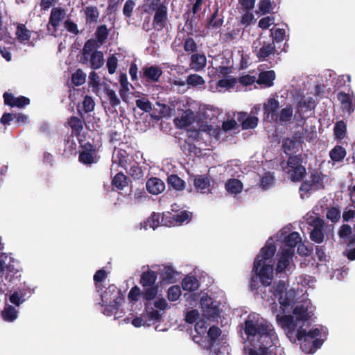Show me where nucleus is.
Instances as JSON below:
<instances>
[{"mask_svg": "<svg viewBox=\"0 0 355 355\" xmlns=\"http://www.w3.org/2000/svg\"><path fill=\"white\" fill-rule=\"evenodd\" d=\"M244 332L250 347L245 341L243 352L246 355H283L284 348L272 324L257 313L248 315L244 322Z\"/></svg>", "mask_w": 355, "mask_h": 355, "instance_id": "nucleus-1", "label": "nucleus"}, {"mask_svg": "<svg viewBox=\"0 0 355 355\" xmlns=\"http://www.w3.org/2000/svg\"><path fill=\"white\" fill-rule=\"evenodd\" d=\"M276 252V246L274 243H266L261 248L259 254L256 257L252 270L250 281V288L254 294H259L260 286L266 288L269 286L273 279V257Z\"/></svg>", "mask_w": 355, "mask_h": 355, "instance_id": "nucleus-2", "label": "nucleus"}, {"mask_svg": "<svg viewBox=\"0 0 355 355\" xmlns=\"http://www.w3.org/2000/svg\"><path fill=\"white\" fill-rule=\"evenodd\" d=\"M321 331L318 328L313 329L307 331L302 327H300L295 334H290L291 342L295 343L298 341L301 349L305 353L313 354L323 344V340L318 338Z\"/></svg>", "mask_w": 355, "mask_h": 355, "instance_id": "nucleus-3", "label": "nucleus"}, {"mask_svg": "<svg viewBox=\"0 0 355 355\" xmlns=\"http://www.w3.org/2000/svg\"><path fill=\"white\" fill-rule=\"evenodd\" d=\"M157 272L151 270L144 271L141 274L139 284L144 288L142 299L149 302L154 300L157 293L159 286L156 284Z\"/></svg>", "mask_w": 355, "mask_h": 355, "instance_id": "nucleus-4", "label": "nucleus"}, {"mask_svg": "<svg viewBox=\"0 0 355 355\" xmlns=\"http://www.w3.org/2000/svg\"><path fill=\"white\" fill-rule=\"evenodd\" d=\"M286 173L292 182H297L303 180L306 176V170L302 165L301 155H290L288 157Z\"/></svg>", "mask_w": 355, "mask_h": 355, "instance_id": "nucleus-5", "label": "nucleus"}, {"mask_svg": "<svg viewBox=\"0 0 355 355\" xmlns=\"http://www.w3.org/2000/svg\"><path fill=\"white\" fill-rule=\"evenodd\" d=\"M324 176L321 171L318 169H313L310 171L309 180L302 182L300 187L301 196L302 193L307 194L311 190H319L324 189Z\"/></svg>", "mask_w": 355, "mask_h": 355, "instance_id": "nucleus-6", "label": "nucleus"}, {"mask_svg": "<svg viewBox=\"0 0 355 355\" xmlns=\"http://www.w3.org/2000/svg\"><path fill=\"white\" fill-rule=\"evenodd\" d=\"M221 334V330L216 326H212L209 328L207 335L209 338V355H221L222 345L220 343L218 337Z\"/></svg>", "mask_w": 355, "mask_h": 355, "instance_id": "nucleus-7", "label": "nucleus"}, {"mask_svg": "<svg viewBox=\"0 0 355 355\" xmlns=\"http://www.w3.org/2000/svg\"><path fill=\"white\" fill-rule=\"evenodd\" d=\"M65 15L64 9L60 7H55L52 8L51 15L47 24L48 33L51 35H55L58 28L64 19Z\"/></svg>", "mask_w": 355, "mask_h": 355, "instance_id": "nucleus-8", "label": "nucleus"}, {"mask_svg": "<svg viewBox=\"0 0 355 355\" xmlns=\"http://www.w3.org/2000/svg\"><path fill=\"white\" fill-rule=\"evenodd\" d=\"M101 298L103 305H106L108 302H116L117 303L122 304L123 302V295L121 292V290L118 289V288L114 284H110L103 292H101Z\"/></svg>", "mask_w": 355, "mask_h": 355, "instance_id": "nucleus-9", "label": "nucleus"}, {"mask_svg": "<svg viewBox=\"0 0 355 355\" xmlns=\"http://www.w3.org/2000/svg\"><path fill=\"white\" fill-rule=\"evenodd\" d=\"M83 150L79 153L78 161L85 165H91L96 163L98 157L95 155L96 146L89 142L83 146Z\"/></svg>", "mask_w": 355, "mask_h": 355, "instance_id": "nucleus-10", "label": "nucleus"}, {"mask_svg": "<svg viewBox=\"0 0 355 355\" xmlns=\"http://www.w3.org/2000/svg\"><path fill=\"white\" fill-rule=\"evenodd\" d=\"M163 71L159 66L151 65L145 66L140 71V78L146 80V83H157L159 81Z\"/></svg>", "mask_w": 355, "mask_h": 355, "instance_id": "nucleus-11", "label": "nucleus"}, {"mask_svg": "<svg viewBox=\"0 0 355 355\" xmlns=\"http://www.w3.org/2000/svg\"><path fill=\"white\" fill-rule=\"evenodd\" d=\"M191 1L190 9L185 12L184 16L187 17L185 26L187 27L190 26V29L192 31L193 27L196 25V19L197 15L202 10L203 3H205L206 0H189Z\"/></svg>", "mask_w": 355, "mask_h": 355, "instance_id": "nucleus-12", "label": "nucleus"}, {"mask_svg": "<svg viewBox=\"0 0 355 355\" xmlns=\"http://www.w3.org/2000/svg\"><path fill=\"white\" fill-rule=\"evenodd\" d=\"M277 321L279 324L284 329L285 334L289 340H291V337L290 336V334H295L297 330V322L294 321V318L291 315H277L276 316Z\"/></svg>", "mask_w": 355, "mask_h": 355, "instance_id": "nucleus-13", "label": "nucleus"}, {"mask_svg": "<svg viewBox=\"0 0 355 355\" xmlns=\"http://www.w3.org/2000/svg\"><path fill=\"white\" fill-rule=\"evenodd\" d=\"M280 107L279 102L274 98H270L263 104L264 119L269 121L277 122L278 110Z\"/></svg>", "mask_w": 355, "mask_h": 355, "instance_id": "nucleus-14", "label": "nucleus"}, {"mask_svg": "<svg viewBox=\"0 0 355 355\" xmlns=\"http://www.w3.org/2000/svg\"><path fill=\"white\" fill-rule=\"evenodd\" d=\"M311 225L313 227V229L310 232V239L316 243H322L324 238V220L322 218L317 217L313 220Z\"/></svg>", "mask_w": 355, "mask_h": 355, "instance_id": "nucleus-15", "label": "nucleus"}, {"mask_svg": "<svg viewBox=\"0 0 355 355\" xmlns=\"http://www.w3.org/2000/svg\"><path fill=\"white\" fill-rule=\"evenodd\" d=\"M261 44V47H255L254 53L259 61L268 60L272 55L277 53L274 42H263Z\"/></svg>", "mask_w": 355, "mask_h": 355, "instance_id": "nucleus-16", "label": "nucleus"}, {"mask_svg": "<svg viewBox=\"0 0 355 355\" xmlns=\"http://www.w3.org/2000/svg\"><path fill=\"white\" fill-rule=\"evenodd\" d=\"M152 26L154 29L162 31L166 25L168 21V8L167 6L162 7L159 10L154 12Z\"/></svg>", "mask_w": 355, "mask_h": 355, "instance_id": "nucleus-17", "label": "nucleus"}, {"mask_svg": "<svg viewBox=\"0 0 355 355\" xmlns=\"http://www.w3.org/2000/svg\"><path fill=\"white\" fill-rule=\"evenodd\" d=\"M236 119L241 123L243 130L255 128L259 122L258 117L255 116H248L246 112H238Z\"/></svg>", "mask_w": 355, "mask_h": 355, "instance_id": "nucleus-18", "label": "nucleus"}, {"mask_svg": "<svg viewBox=\"0 0 355 355\" xmlns=\"http://www.w3.org/2000/svg\"><path fill=\"white\" fill-rule=\"evenodd\" d=\"M113 158H115V162H117L118 164L125 170L134 161L133 157L130 155L125 150L121 148L115 150Z\"/></svg>", "mask_w": 355, "mask_h": 355, "instance_id": "nucleus-19", "label": "nucleus"}, {"mask_svg": "<svg viewBox=\"0 0 355 355\" xmlns=\"http://www.w3.org/2000/svg\"><path fill=\"white\" fill-rule=\"evenodd\" d=\"M337 98L341 104V108L343 112H347L349 114L354 112L355 103H353V99L349 94L345 92H340L337 94Z\"/></svg>", "mask_w": 355, "mask_h": 355, "instance_id": "nucleus-20", "label": "nucleus"}, {"mask_svg": "<svg viewBox=\"0 0 355 355\" xmlns=\"http://www.w3.org/2000/svg\"><path fill=\"white\" fill-rule=\"evenodd\" d=\"M218 9L217 8L211 15L208 20L207 28L213 33L219 34V37H222V18L218 17Z\"/></svg>", "mask_w": 355, "mask_h": 355, "instance_id": "nucleus-21", "label": "nucleus"}, {"mask_svg": "<svg viewBox=\"0 0 355 355\" xmlns=\"http://www.w3.org/2000/svg\"><path fill=\"white\" fill-rule=\"evenodd\" d=\"M293 313L297 320L308 321L311 318V313L309 311V303L301 302L293 309Z\"/></svg>", "mask_w": 355, "mask_h": 355, "instance_id": "nucleus-22", "label": "nucleus"}, {"mask_svg": "<svg viewBox=\"0 0 355 355\" xmlns=\"http://www.w3.org/2000/svg\"><path fill=\"white\" fill-rule=\"evenodd\" d=\"M146 189L153 195H158L165 189L164 182L158 178H151L146 182Z\"/></svg>", "mask_w": 355, "mask_h": 355, "instance_id": "nucleus-23", "label": "nucleus"}, {"mask_svg": "<svg viewBox=\"0 0 355 355\" xmlns=\"http://www.w3.org/2000/svg\"><path fill=\"white\" fill-rule=\"evenodd\" d=\"M276 78L275 72L273 70L263 71L259 73L257 83L260 85H264L270 87L274 84Z\"/></svg>", "mask_w": 355, "mask_h": 355, "instance_id": "nucleus-24", "label": "nucleus"}, {"mask_svg": "<svg viewBox=\"0 0 355 355\" xmlns=\"http://www.w3.org/2000/svg\"><path fill=\"white\" fill-rule=\"evenodd\" d=\"M194 121V113L190 109L184 112L180 118H175L174 122L178 127L186 128L191 125Z\"/></svg>", "mask_w": 355, "mask_h": 355, "instance_id": "nucleus-25", "label": "nucleus"}, {"mask_svg": "<svg viewBox=\"0 0 355 355\" xmlns=\"http://www.w3.org/2000/svg\"><path fill=\"white\" fill-rule=\"evenodd\" d=\"M285 282L284 281H279L275 288V292L279 295V304L286 308L290 306L291 300L288 297L287 293L285 292Z\"/></svg>", "mask_w": 355, "mask_h": 355, "instance_id": "nucleus-26", "label": "nucleus"}, {"mask_svg": "<svg viewBox=\"0 0 355 355\" xmlns=\"http://www.w3.org/2000/svg\"><path fill=\"white\" fill-rule=\"evenodd\" d=\"M292 255V252H289V250H284L276 266L275 270L277 274L285 271V269L290 263V259Z\"/></svg>", "mask_w": 355, "mask_h": 355, "instance_id": "nucleus-27", "label": "nucleus"}, {"mask_svg": "<svg viewBox=\"0 0 355 355\" xmlns=\"http://www.w3.org/2000/svg\"><path fill=\"white\" fill-rule=\"evenodd\" d=\"M207 63V58L204 54L194 53L191 56L190 66L196 71L202 69Z\"/></svg>", "mask_w": 355, "mask_h": 355, "instance_id": "nucleus-28", "label": "nucleus"}, {"mask_svg": "<svg viewBox=\"0 0 355 355\" xmlns=\"http://www.w3.org/2000/svg\"><path fill=\"white\" fill-rule=\"evenodd\" d=\"M161 218L162 216L159 214L153 212L147 220L141 223V227L146 230H148V227L155 230L161 224Z\"/></svg>", "mask_w": 355, "mask_h": 355, "instance_id": "nucleus-29", "label": "nucleus"}, {"mask_svg": "<svg viewBox=\"0 0 355 355\" xmlns=\"http://www.w3.org/2000/svg\"><path fill=\"white\" fill-rule=\"evenodd\" d=\"M90 67L92 69H100L104 64L103 53L101 51H94L90 55Z\"/></svg>", "mask_w": 355, "mask_h": 355, "instance_id": "nucleus-30", "label": "nucleus"}, {"mask_svg": "<svg viewBox=\"0 0 355 355\" xmlns=\"http://www.w3.org/2000/svg\"><path fill=\"white\" fill-rule=\"evenodd\" d=\"M68 123L72 130V132L78 136L83 130L85 121L77 116H72L68 120Z\"/></svg>", "mask_w": 355, "mask_h": 355, "instance_id": "nucleus-31", "label": "nucleus"}, {"mask_svg": "<svg viewBox=\"0 0 355 355\" xmlns=\"http://www.w3.org/2000/svg\"><path fill=\"white\" fill-rule=\"evenodd\" d=\"M167 183L170 187H172L176 191H180L185 189V182L175 174L168 176Z\"/></svg>", "mask_w": 355, "mask_h": 355, "instance_id": "nucleus-32", "label": "nucleus"}, {"mask_svg": "<svg viewBox=\"0 0 355 355\" xmlns=\"http://www.w3.org/2000/svg\"><path fill=\"white\" fill-rule=\"evenodd\" d=\"M129 178L122 172L116 173L112 180V185L118 190H123L128 184Z\"/></svg>", "mask_w": 355, "mask_h": 355, "instance_id": "nucleus-33", "label": "nucleus"}, {"mask_svg": "<svg viewBox=\"0 0 355 355\" xmlns=\"http://www.w3.org/2000/svg\"><path fill=\"white\" fill-rule=\"evenodd\" d=\"M301 242V237L298 232H293L286 236L284 239L285 245L289 248L286 250L292 252L293 253V248Z\"/></svg>", "mask_w": 355, "mask_h": 355, "instance_id": "nucleus-34", "label": "nucleus"}, {"mask_svg": "<svg viewBox=\"0 0 355 355\" xmlns=\"http://www.w3.org/2000/svg\"><path fill=\"white\" fill-rule=\"evenodd\" d=\"M15 34L21 43L29 41L31 37V31L23 24H17Z\"/></svg>", "mask_w": 355, "mask_h": 355, "instance_id": "nucleus-35", "label": "nucleus"}, {"mask_svg": "<svg viewBox=\"0 0 355 355\" xmlns=\"http://www.w3.org/2000/svg\"><path fill=\"white\" fill-rule=\"evenodd\" d=\"M193 184L196 189L201 193H205L210 186V181L207 176L197 175L194 178Z\"/></svg>", "mask_w": 355, "mask_h": 355, "instance_id": "nucleus-36", "label": "nucleus"}, {"mask_svg": "<svg viewBox=\"0 0 355 355\" xmlns=\"http://www.w3.org/2000/svg\"><path fill=\"white\" fill-rule=\"evenodd\" d=\"M293 115V106L288 104L278 113L277 122H279L281 124H286L291 121Z\"/></svg>", "mask_w": 355, "mask_h": 355, "instance_id": "nucleus-37", "label": "nucleus"}, {"mask_svg": "<svg viewBox=\"0 0 355 355\" xmlns=\"http://www.w3.org/2000/svg\"><path fill=\"white\" fill-rule=\"evenodd\" d=\"M104 92L112 107L116 108L121 104V100L116 95V92L111 89L108 85H105L104 87Z\"/></svg>", "mask_w": 355, "mask_h": 355, "instance_id": "nucleus-38", "label": "nucleus"}, {"mask_svg": "<svg viewBox=\"0 0 355 355\" xmlns=\"http://www.w3.org/2000/svg\"><path fill=\"white\" fill-rule=\"evenodd\" d=\"M225 187L227 192L237 194L242 191L243 184L239 180L230 179L225 183Z\"/></svg>", "mask_w": 355, "mask_h": 355, "instance_id": "nucleus-39", "label": "nucleus"}, {"mask_svg": "<svg viewBox=\"0 0 355 355\" xmlns=\"http://www.w3.org/2000/svg\"><path fill=\"white\" fill-rule=\"evenodd\" d=\"M346 150L340 145H336L329 152V157L332 161L336 162H340L346 156Z\"/></svg>", "mask_w": 355, "mask_h": 355, "instance_id": "nucleus-40", "label": "nucleus"}, {"mask_svg": "<svg viewBox=\"0 0 355 355\" xmlns=\"http://www.w3.org/2000/svg\"><path fill=\"white\" fill-rule=\"evenodd\" d=\"M107 272L104 269L97 270L93 277L94 285L98 293L103 291V285L102 282L107 278Z\"/></svg>", "mask_w": 355, "mask_h": 355, "instance_id": "nucleus-41", "label": "nucleus"}, {"mask_svg": "<svg viewBox=\"0 0 355 355\" xmlns=\"http://www.w3.org/2000/svg\"><path fill=\"white\" fill-rule=\"evenodd\" d=\"M198 280L193 276H187L182 282V287L184 291H194L198 288Z\"/></svg>", "mask_w": 355, "mask_h": 355, "instance_id": "nucleus-42", "label": "nucleus"}, {"mask_svg": "<svg viewBox=\"0 0 355 355\" xmlns=\"http://www.w3.org/2000/svg\"><path fill=\"white\" fill-rule=\"evenodd\" d=\"M1 316L6 322H13L17 318V311L11 305H6L1 311Z\"/></svg>", "mask_w": 355, "mask_h": 355, "instance_id": "nucleus-43", "label": "nucleus"}, {"mask_svg": "<svg viewBox=\"0 0 355 355\" xmlns=\"http://www.w3.org/2000/svg\"><path fill=\"white\" fill-rule=\"evenodd\" d=\"M87 23H95L99 17V12L96 6H89L84 9Z\"/></svg>", "mask_w": 355, "mask_h": 355, "instance_id": "nucleus-44", "label": "nucleus"}, {"mask_svg": "<svg viewBox=\"0 0 355 355\" xmlns=\"http://www.w3.org/2000/svg\"><path fill=\"white\" fill-rule=\"evenodd\" d=\"M352 227L349 225L343 224L338 231V236L340 239L343 240H348V246H353L354 245L350 244L349 242L352 240V237L355 234V233L352 235Z\"/></svg>", "mask_w": 355, "mask_h": 355, "instance_id": "nucleus-45", "label": "nucleus"}, {"mask_svg": "<svg viewBox=\"0 0 355 355\" xmlns=\"http://www.w3.org/2000/svg\"><path fill=\"white\" fill-rule=\"evenodd\" d=\"M145 6V11L148 14L159 10L162 7L164 8L166 6L165 3L162 2V0H146Z\"/></svg>", "mask_w": 355, "mask_h": 355, "instance_id": "nucleus-46", "label": "nucleus"}, {"mask_svg": "<svg viewBox=\"0 0 355 355\" xmlns=\"http://www.w3.org/2000/svg\"><path fill=\"white\" fill-rule=\"evenodd\" d=\"M297 143L295 139L290 138H285L282 142V149L286 155H291L295 153V150L297 148Z\"/></svg>", "mask_w": 355, "mask_h": 355, "instance_id": "nucleus-47", "label": "nucleus"}, {"mask_svg": "<svg viewBox=\"0 0 355 355\" xmlns=\"http://www.w3.org/2000/svg\"><path fill=\"white\" fill-rule=\"evenodd\" d=\"M95 35L97 42L101 44H103L107 40L109 35V31L107 28V26L102 24L98 26L95 33Z\"/></svg>", "mask_w": 355, "mask_h": 355, "instance_id": "nucleus-48", "label": "nucleus"}, {"mask_svg": "<svg viewBox=\"0 0 355 355\" xmlns=\"http://www.w3.org/2000/svg\"><path fill=\"white\" fill-rule=\"evenodd\" d=\"M174 216V220L175 221V224L182 225L184 222H189L192 218V213L188 211H182L180 212H177L175 214H173Z\"/></svg>", "mask_w": 355, "mask_h": 355, "instance_id": "nucleus-49", "label": "nucleus"}, {"mask_svg": "<svg viewBox=\"0 0 355 355\" xmlns=\"http://www.w3.org/2000/svg\"><path fill=\"white\" fill-rule=\"evenodd\" d=\"M186 83L187 85L195 87L203 85L205 80L201 76L194 73L187 77Z\"/></svg>", "mask_w": 355, "mask_h": 355, "instance_id": "nucleus-50", "label": "nucleus"}, {"mask_svg": "<svg viewBox=\"0 0 355 355\" xmlns=\"http://www.w3.org/2000/svg\"><path fill=\"white\" fill-rule=\"evenodd\" d=\"M86 74L80 69H77L71 75V82L76 86H80L85 83Z\"/></svg>", "mask_w": 355, "mask_h": 355, "instance_id": "nucleus-51", "label": "nucleus"}, {"mask_svg": "<svg viewBox=\"0 0 355 355\" xmlns=\"http://www.w3.org/2000/svg\"><path fill=\"white\" fill-rule=\"evenodd\" d=\"M270 33L272 37L271 42H274V44L282 42L286 37V31L284 28H272Z\"/></svg>", "mask_w": 355, "mask_h": 355, "instance_id": "nucleus-52", "label": "nucleus"}, {"mask_svg": "<svg viewBox=\"0 0 355 355\" xmlns=\"http://www.w3.org/2000/svg\"><path fill=\"white\" fill-rule=\"evenodd\" d=\"M181 293V289L179 286H172L167 291V298L171 302L177 301L180 297Z\"/></svg>", "mask_w": 355, "mask_h": 355, "instance_id": "nucleus-53", "label": "nucleus"}, {"mask_svg": "<svg viewBox=\"0 0 355 355\" xmlns=\"http://www.w3.org/2000/svg\"><path fill=\"white\" fill-rule=\"evenodd\" d=\"M100 304L102 306H104L103 313L104 315H106L107 316H110L114 313H116L118 309H119L120 306L121 305V303H117L116 302H114V303L113 302H108L107 304H106V305H103L101 302L100 303Z\"/></svg>", "mask_w": 355, "mask_h": 355, "instance_id": "nucleus-54", "label": "nucleus"}, {"mask_svg": "<svg viewBox=\"0 0 355 355\" xmlns=\"http://www.w3.org/2000/svg\"><path fill=\"white\" fill-rule=\"evenodd\" d=\"M13 261H14V259L10 257V262L8 263H7L6 267V269L7 271V275L6 277V279H8L9 281H11L12 279V278H14V277L18 278L19 277H20L19 270L15 268L14 266L12 264H11V263H10V262H13Z\"/></svg>", "mask_w": 355, "mask_h": 355, "instance_id": "nucleus-55", "label": "nucleus"}, {"mask_svg": "<svg viewBox=\"0 0 355 355\" xmlns=\"http://www.w3.org/2000/svg\"><path fill=\"white\" fill-rule=\"evenodd\" d=\"M347 130L346 124L343 121H338L334 126V134L337 138L343 139Z\"/></svg>", "mask_w": 355, "mask_h": 355, "instance_id": "nucleus-56", "label": "nucleus"}, {"mask_svg": "<svg viewBox=\"0 0 355 355\" xmlns=\"http://www.w3.org/2000/svg\"><path fill=\"white\" fill-rule=\"evenodd\" d=\"M135 103L138 108L145 112H150L153 110L152 103L146 98L137 99Z\"/></svg>", "mask_w": 355, "mask_h": 355, "instance_id": "nucleus-57", "label": "nucleus"}, {"mask_svg": "<svg viewBox=\"0 0 355 355\" xmlns=\"http://www.w3.org/2000/svg\"><path fill=\"white\" fill-rule=\"evenodd\" d=\"M129 175L134 179H140L143 176V171L139 164L133 161V164L130 166L128 171Z\"/></svg>", "mask_w": 355, "mask_h": 355, "instance_id": "nucleus-58", "label": "nucleus"}, {"mask_svg": "<svg viewBox=\"0 0 355 355\" xmlns=\"http://www.w3.org/2000/svg\"><path fill=\"white\" fill-rule=\"evenodd\" d=\"M161 225L166 227L176 225L173 214L171 212L163 213L161 218Z\"/></svg>", "mask_w": 355, "mask_h": 355, "instance_id": "nucleus-59", "label": "nucleus"}, {"mask_svg": "<svg viewBox=\"0 0 355 355\" xmlns=\"http://www.w3.org/2000/svg\"><path fill=\"white\" fill-rule=\"evenodd\" d=\"M315 101L312 97H309L306 100L300 101L297 105V112H300V110L305 107L306 110H311L314 108Z\"/></svg>", "mask_w": 355, "mask_h": 355, "instance_id": "nucleus-60", "label": "nucleus"}, {"mask_svg": "<svg viewBox=\"0 0 355 355\" xmlns=\"http://www.w3.org/2000/svg\"><path fill=\"white\" fill-rule=\"evenodd\" d=\"M274 177L270 173H266L264 175L261 179V187L266 190L269 189L273 184Z\"/></svg>", "mask_w": 355, "mask_h": 355, "instance_id": "nucleus-61", "label": "nucleus"}, {"mask_svg": "<svg viewBox=\"0 0 355 355\" xmlns=\"http://www.w3.org/2000/svg\"><path fill=\"white\" fill-rule=\"evenodd\" d=\"M259 11L266 15L270 13L273 9L272 2L270 0H261L258 4Z\"/></svg>", "mask_w": 355, "mask_h": 355, "instance_id": "nucleus-62", "label": "nucleus"}, {"mask_svg": "<svg viewBox=\"0 0 355 355\" xmlns=\"http://www.w3.org/2000/svg\"><path fill=\"white\" fill-rule=\"evenodd\" d=\"M83 105L84 112L87 114L94 110L95 103L91 96L86 95L84 97Z\"/></svg>", "mask_w": 355, "mask_h": 355, "instance_id": "nucleus-63", "label": "nucleus"}, {"mask_svg": "<svg viewBox=\"0 0 355 355\" xmlns=\"http://www.w3.org/2000/svg\"><path fill=\"white\" fill-rule=\"evenodd\" d=\"M184 49L186 52L194 53L197 51L198 46L192 37H187L184 42Z\"/></svg>", "mask_w": 355, "mask_h": 355, "instance_id": "nucleus-64", "label": "nucleus"}]
</instances>
